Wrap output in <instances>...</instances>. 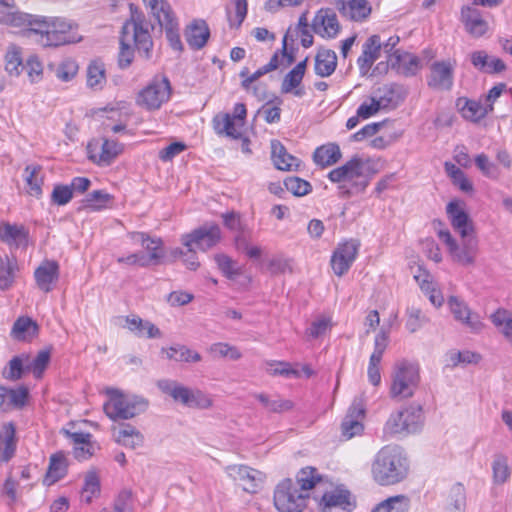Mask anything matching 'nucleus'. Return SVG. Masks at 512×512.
Masks as SVG:
<instances>
[{
    "label": "nucleus",
    "mask_w": 512,
    "mask_h": 512,
    "mask_svg": "<svg viewBox=\"0 0 512 512\" xmlns=\"http://www.w3.org/2000/svg\"><path fill=\"white\" fill-rule=\"evenodd\" d=\"M106 83L105 65L100 59L92 60L87 67V86L100 90Z\"/></svg>",
    "instance_id": "44"
},
{
    "label": "nucleus",
    "mask_w": 512,
    "mask_h": 512,
    "mask_svg": "<svg viewBox=\"0 0 512 512\" xmlns=\"http://www.w3.org/2000/svg\"><path fill=\"white\" fill-rule=\"evenodd\" d=\"M112 197L104 190H95L88 193L82 200V209L90 211H101L108 207Z\"/></svg>",
    "instance_id": "46"
},
{
    "label": "nucleus",
    "mask_w": 512,
    "mask_h": 512,
    "mask_svg": "<svg viewBox=\"0 0 512 512\" xmlns=\"http://www.w3.org/2000/svg\"><path fill=\"white\" fill-rule=\"evenodd\" d=\"M364 412L361 403L354 401L340 426L342 438L349 440L363 432L364 425L362 419L364 418Z\"/></svg>",
    "instance_id": "21"
},
{
    "label": "nucleus",
    "mask_w": 512,
    "mask_h": 512,
    "mask_svg": "<svg viewBox=\"0 0 512 512\" xmlns=\"http://www.w3.org/2000/svg\"><path fill=\"white\" fill-rule=\"evenodd\" d=\"M18 264L15 259L0 257V290L5 291L12 287Z\"/></svg>",
    "instance_id": "47"
},
{
    "label": "nucleus",
    "mask_w": 512,
    "mask_h": 512,
    "mask_svg": "<svg viewBox=\"0 0 512 512\" xmlns=\"http://www.w3.org/2000/svg\"><path fill=\"white\" fill-rule=\"evenodd\" d=\"M493 479L497 484L505 483L510 477V468L508 466L507 458L503 455L495 457L492 465Z\"/></svg>",
    "instance_id": "59"
},
{
    "label": "nucleus",
    "mask_w": 512,
    "mask_h": 512,
    "mask_svg": "<svg viewBox=\"0 0 512 512\" xmlns=\"http://www.w3.org/2000/svg\"><path fill=\"white\" fill-rule=\"evenodd\" d=\"M388 66L405 76H414L420 70L421 63L417 56L397 50L390 54Z\"/></svg>",
    "instance_id": "26"
},
{
    "label": "nucleus",
    "mask_w": 512,
    "mask_h": 512,
    "mask_svg": "<svg viewBox=\"0 0 512 512\" xmlns=\"http://www.w3.org/2000/svg\"><path fill=\"white\" fill-rule=\"evenodd\" d=\"M388 340H389V331L382 328L375 337L374 351L370 356L368 371H367L369 381L374 386H378L381 382V374H380L379 365L382 360V356L387 348Z\"/></svg>",
    "instance_id": "19"
},
{
    "label": "nucleus",
    "mask_w": 512,
    "mask_h": 512,
    "mask_svg": "<svg viewBox=\"0 0 512 512\" xmlns=\"http://www.w3.org/2000/svg\"><path fill=\"white\" fill-rule=\"evenodd\" d=\"M322 482L321 475L313 467L301 469L296 481L284 479L274 491V505L279 512H301L306 507L309 490Z\"/></svg>",
    "instance_id": "1"
},
{
    "label": "nucleus",
    "mask_w": 512,
    "mask_h": 512,
    "mask_svg": "<svg viewBox=\"0 0 512 512\" xmlns=\"http://www.w3.org/2000/svg\"><path fill=\"white\" fill-rule=\"evenodd\" d=\"M454 67L455 63L450 60L432 63L427 78L428 86L435 90H450L453 86Z\"/></svg>",
    "instance_id": "17"
},
{
    "label": "nucleus",
    "mask_w": 512,
    "mask_h": 512,
    "mask_svg": "<svg viewBox=\"0 0 512 512\" xmlns=\"http://www.w3.org/2000/svg\"><path fill=\"white\" fill-rule=\"evenodd\" d=\"M307 61L308 58H305L286 74L281 85L283 93H290L301 84L306 71Z\"/></svg>",
    "instance_id": "45"
},
{
    "label": "nucleus",
    "mask_w": 512,
    "mask_h": 512,
    "mask_svg": "<svg viewBox=\"0 0 512 512\" xmlns=\"http://www.w3.org/2000/svg\"><path fill=\"white\" fill-rule=\"evenodd\" d=\"M409 463L403 450L397 445H388L379 450L372 464L373 479L380 485H393L404 480Z\"/></svg>",
    "instance_id": "2"
},
{
    "label": "nucleus",
    "mask_w": 512,
    "mask_h": 512,
    "mask_svg": "<svg viewBox=\"0 0 512 512\" xmlns=\"http://www.w3.org/2000/svg\"><path fill=\"white\" fill-rule=\"evenodd\" d=\"M254 397L269 413H283L290 411L294 407V403L291 400L283 399L278 395L271 396L266 393H256Z\"/></svg>",
    "instance_id": "40"
},
{
    "label": "nucleus",
    "mask_w": 512,
    "mask_h": 512,
    "mask_svg": "<svg viewBox=\"0 0 512 512\" xmlns=\"http://www.w3.org/2000/svg\"><path fill=\"white\" fill-rule=\"evenodd\" d=\"M406 314H407L406 328L411 333L416 332L418 329L421 328L423 323H425L427 321L425 315H423L421 309L418 307H415V306L408 307Z\"/></svg>",
    "instance_id": "62"
},
{
    "label": "nucleus",
    "mask_w": 512,
    "mask_h": 512,
    "mask_svg": "<svg viewBox=\"0 0 512 512\" xmlns=\"http://www.w3.org/2000/svg\"><path fill=\"white\" fill-rule=\"evenodd\" d=\"M341 150L335 143L322 145L313 153L314 162L321 167L332 166L341 159Z\"/></svg>",
    "instance_id": "39"
},
{
    "label": "nucleus",
    "mask_w": 512,
    "mask_h": 512,
    "mask_svg": "<svg viewBox=\"0 0 512 512\" xmlns=\"http://www.w3.org/2000/svg\"><path fill=\"white\" fill-rule=\"evenodd\" d=\"M479 359V354L471 351H450L446 354V366L453 368L461 363H477Z\"/></svg>",
    "instance_id": "57"
},
{
    "label": "nucleus",
    "mask_w": 512,
    "mask_h": 512,
    "mask_svg": "<svg viewBox=\"0 0 512 512\" xmlns=\"http://www.w3.org/2000/svg\"><path fill=\"white\" fill-rule=\"evenodd\" d=\"M40 15H33L22 12L16 7L0 15V24L15 28H27L23 31L25 36L36 35V28L40 25Z\"/></svg>",
    "instance_id": "16"
},
{
    "label": "nucleus",
    "mask_w": 512,
    "mask_h": 512,
    "mask_svg": "<svg viewBox=\"0 0 512 512\" xmlns=\"http://www.w3.org/2000/svg\"><path fill=\"white\" fill-rule=\"evenodd\" d=\"M268 269L272 275L292 273L293 260L283 256H276L269 261Z\"/></svg>",
    "instance_id": "63"
},
{
    "label": "nucleus",
    "mask_w": 512,
    "mask_h": 512,
    "mask_svg": "<svg viewBox=\"0 0 512 512\" xmlns=\"http://www.w3.org/2000/svg\"><path fill=\"white\" fill-rule=\"evenodd\" d=\"M16 430L12 423L5 424L0 432V463L8 462L16 451Z\"/></svg>",
    "instance_id": "35"
},
{
    "label": "nucleus",
    "mask_w": 512,
    "mask_h": 512,
    "mask_svg": "<svg viewBox=\"0 0 512 512\" xmlns=\"http://www.w3.org/2000/svg\"><path fill=\"white\" fill-rule=\"evenodd\" d=\"M38 333V325L30 317L21 316L13 324L11 337L18 341H30Z\"/></svg>",
    "instance_id": "37"
},
{
    "label": "nucleus",
    "mask_w": 512,
    "mask_h": 512,
    "mask_svg": "<svg viewBox=\"0 0 512 512\" xmlns=\"http://www.w3.org/2000/svg\"><path fill=\"white\" fill-rule=\"evenodd\" d=\"M405 88L397 83H388L374 92V97L382 109L397 107L406 97Z\"/></svg>",
    "instance_id": "25"
},
{
    "label": "nucleus",
    "mask_w": 512,
    "mask_h": 512,
    "mask_svg": "<svg viewBox=\"0 0 512 512\" xmlns=\"http://www.w3.org/2000/svg\"><path fill=\"white\" fill-rule=\"evenodd\" d=\"M34 277L38 288L48 293L52 291L53 285L59 278V265L56 261L46 260L38 266L34 272Z\"/></svg>",
    "instance_id": "29"
},
{
    "label": "nucleus",
    "mask_w": 512,
    "mask_h": 512,
    "mask_svg": "<svg viewBox=\"0 0 512 512\" xmlns=\"http://www.w3.org/2000/svg\"><path fill=\"white\" fill-rule=\"evenodd\" d=\"M364 162L361 158L353 157L344 165L331 170L328 178L334 183H351V188L345 184L339 186V193L342 197H349L352 194L363 192L369 185V178L364 175Z\"/></svg>",
    "instance_id": "5"
},
{
    "label": "nucleus",
    "mask_w": 512,
    "mask_h": 512,
    "mask_svg": "<svg viewBox=\"0 0 512 512\" xmlns=\"http://www.w3.org/2000/svg\"><path fill=\"white\" fill-rule=\"evenodd\" d=\"M49 69L54 72L59 80L68 82L76 76L79 67L74 59L66 58L59 64H50Z\"/></svg>",
    "instance_id": "48"
},
{
    "label": "nucleus",
    "mask_w": 512,
    "mask_h": 512,
    "mask_svg": "<svg viewBox=\"0 0 512 512\" xmlns=\"http://www.w3.org/2000/svg\"><path fill=\"white\" fill-rule=\"evenodd\" d=\"M409 498L404 495L390 497L379 503L372 512H407Z\"/></svg>",
    "instance_id": "50"
},
{
    "label": "nucleus",
    "mask_w": 512,
    "mask_h": 512,
    "mask_svg": "<svg viewBox=\"0 0 512 512\" xmlns=\"http://www.w3.org/2000/svg\"><path fill=\"white\" fill-rule=\"evenodd\" d=\"M381 51V37L377 34L368 37L362 45V53L357 59V65L361 75L368 74L374 62L380 57Z\"/></svg>",
    "instance_id": "23"
},
{
    "label": "nucleus",
    "mask_w": 512,
    "mask_h": 512,
    "mask_svg": "<svg viewBox=\"0 0 512 512\" xmlns=\"http://www.w3.org/2000/svg\"><path fill=\"white\" fill-rule=\"evenodd\" d=\"M424 422L420 405L411 404L403 410L393 412L386 421L383 433L385 437L408 435L418 432Z\"/></svg>",
    "instance_id": "7"
},
{
    "label": "nucleus",
    "mask_w": 512,
    "mask_h": 512,
    "mask_svg": "<svg viewBox=\"0 0 512 512\" xmlns=\"http://www.w3.org/2000/svg\"><path fill=\"white\" fill-rule=\"evenodd\" d=\"M445 171L451 177L453 183L463 192L469 193L473 191L472 183L466 178L464 172L456 165L446 162Z\"/></svg>",
    "instance_id": "56"
},
{
    "label": "nucleus",
    "mask_w": 512,
    "mask_h": 512,
    "mask_svg": "<svg viewBox=\"0 0 512 512\" xmlns=\"http://www.w3.org/2000/svg\"><path fill=\"white\" fill-rule=\"evenodd\" d=\"M171 96V85L167 77L155 78L136 96V104L148 111L158 110Z\"/></svg>",
    "instance_id": "10"
},
{
    "label": "nucleus",
    "mask_w": 512,
    "mask_h": 512,
    "mask_svg": "<svg viewBox=\"0 0 512 512\" xmlns=\"http://www.w3.org/2000/svg\"><path fill=\"white\" fill-rule=\"evenodd\" d=\"M438 237L447 245L453 260L463 266L473 265L478 254V240L472 234L461 236L458 245L447 229H438Z\"/></svg>",
    "instance_id": "9"
},
{
    "label": "nucleus",
    "mask_w": 512,
    "mask_h": 512,
    "mask_svg": "<svg viewBox=\"0 0 512 512\" xmlns=\"http://www.w3.org/2000/svg\"><path fill=\"white\" fill-rule=\"evenodd\" d=\"M130 24H133L134 48L140 57L150 59L153 40L150 35L151 24L141 18L138 9L130 4Z\"/></svg>",
    "instance_id": "11"
},
{
    "label": "nucleus",
    "mask_w": 512,
    "mask_h": 512,
    "mask_svg": "<svg viewBox=\"0 0 512 512\" xmlns=\"http://www.w3.org/2000/svg\"><path fill=\"white\" fill-rule=\"evenodd\" d=\"M336 8L343 17L355 22L364 21L372 11L367 0H338Z\"/></svg>",
    "instance_id": "28"
},
{
    "label": "nucleus",
    "mask_w": 512,
    "mask_h": 512,
    "mask_svg": "<svg viewBox=\"0 0 512 512\" xmlns=\"http://www.w3.org/2000/svg\"><path fill=\"white\" fill-rule=\"evenodd\" d=\"M28 360L29 357L24 354L13 357L3 370V377L12 381L22 378L24 371H27L24 361L28 362Z\"/></svg>",
    "instance_id": "55"
},
{
    "label": "nucleus",
    "mask_w": 512,
    "mask_h": 512,
    "mask_svg": "<svg viewBox=\"0 0 512 512\" xmlns=\"http://www.w3.org/2000/svg\"><path fill=\"white\" fill-rule=\"evenodd\" d=\"M0 239L8 245L16 248L26 246L28 241V231L23 225L3 222L0 223Z\"/></svg>",
    "instance_id": "32"
},
{
    "label": "nucleus",
    "mask_w": 512,
    "mask_h": 512,
    "mask_svg": "<svg viewBox=\"0 0 512 512\" xmlns=\"http://www.w3.org/2000/svg\"><path fill=\"white\" fill-rule=\"evenodd\" d=\"M162 352H166L169 359L180 362H199L202 359L198 352L193 351L184 345L171 346L168 350L163 348Z\"/></svg>",
    "instance_id": "52"
},
{
    "label": "nucleus",
    "mask_w": 512,
    "mask_h": 512,
    "mask_svg": "<svg viewBox=\"0 0 512 512\" xmlns=\"http://www.w3.org/2000/svg\"><path fill=\"white\" fill-rule=\"evenodd\" d=\"M214 260L219 270L223 273V275L226 278L232 280L242 274L241 267L238 266L237 262L233 260L230 256L224 253H218L214 255Z\"/></svg>",
    "instance_id": "51"
},
{
    "label": "nucleus",
    "mask_w": 512,
    "mask_h": 512,
    "mask_svg": "<svg viewBox=\"0 0 512 512\" xmlns=\"http://www.w3.org/2000/svg\"><path fill=\"white\" fill-rule=\"evenodd\" d=\"M313 31L323 38H334L340 31L336 13L332 9H320L312 23Z\"/></svg>",
    "instance_id": "22"
},
{
    "label": "nucleus",
    "mask_w": 512,
    "mask_h": 512,
    "mask_svg": "<svg viewBox=\"0 0 512 512\" xmlns=\"http://www.w3.org/2000/svg\"><path fill=\"white\" fill-rule=\"evenodd\" d=\"M337 67V55L331 49H320L315 57V73L320 77L330 76Z\"/></svg>",
    "instance_id": "38"
},
{
    "label": "nucleus",
    "mask_w": 512,
    "mask_h": 512,
    "mask_svg": "<svg viewBox=\"0 0 512 512\" xmlns=\"http://www.w3.org/2000/svg\"><path fill=\"white\" fill-rule=\"evenodd\" d=\"M5 69L10 75L18 76L23 70L24 64L21 56V48L10 45L5 55Z\"/></svg>",
    "instance_id": "53"
},
{
    "label": "nucleus",
    "mask_w": 512,
    "mask_h": 512,
    "mask_svg": "<svg viewBox=\"0 0 512 512\" xmlns=\"http://www.w3.org/2000/svg\"><path fill=\"white\" fill-rule=\"evenodd\" d=\"M100 493V479L95 470L88 471L85 475L84 486L82 488L81 499L90 503L92 498Z\"/></svg>",
    "instance_id": "54"
},
{
    "label": "nucleus",
    "mask_w": 512,
    "mask_h": 512,
    "mask_svg": "<svg viewBox=\"0 0 512 512\" xmlns=\"http://www.w3.org/2000/svg\"><path fill=\"white\" fill-rule=\"evenodd\" d=\"M212 406L211 398L199 389H191L186 407L194 409H208Z\"/></svg>",
    "instance_id": "64"
},
{
    "label": "nucleus",
    "mask_w": 512,
    "mask_h": 512,
    "mask_svg": "<svg viewBox=\"0 0 512 512\" xmlns=\"http://www.w3.org/2000/svg\"><path fill=\"white\" fill-rule=\"evenodd\" d=\"M66 472L67 464L65 455L62 452L55 453L50 457V463L44 482L47 485H51L64 477Z\"/></svg>",
    "instance_id": "42"
},
{
    "label": "nucleus",
    "mask_w": 512,
    "mask_h": 512,
    "mask_svg": "<svg viewBox=\"0 0 512 512\" xmlns=\"http://www.w3.org/2000/svg\"><path fill=\"white\" fill-rule=\"evenodd\" d=\"M222 238L220 227L216 224H205L191 233L182 236V244L190 248L195 245L201 251L215 247Z\"/></svg>",
    "instance_id": "12"
},
{
    "label": "nucleus",
    "mask_w": 512,
    "mask_h": 512,
    "mask_svg": "<svg viewBox=\"0 0 512 512\" xmlns=\"http://www.w3.org/2000/svg\"><path fill=\"white\" fill-rule=\"evenodd\" d=\"M155 16L160 26L165 30L166 38L170 47L177 52H182L183 44L180 39L178 22L170 5L161 0L159 11H157Z\"/></svg>",
    "instance_id": "14"
},
{
    "label": "nucleus",
    "mask_w": 512,
    "mask_h": 512,
    "mask_svg": "<svg viewBox=\"0 0 512 512\" xmlns=\"http://www.w3.org/2000/svg\"><path fill=\"white\" fill-rule=\"evenodd\" d=\"M490 320L504 339L512 345V312L498 308L490 315Z\"/></svg>",
    "instance_id": "41"
},
{
    "label": "nucleus",
    "mask_w": 512,
    "mask_h": 512,
    "mask_svg": "<svg viewBox=\"0 0 512 512\" xmlns=\"http://www.w3.org/2000/svg\"><path fill=\"white\" fill-rule=\"evenodd\" d=\"M107 400L103 404L106 416L113 422L112 436L118 444L126 445L128 441V401L123 393L114 388L106 390Z\"/></svg>",
    "instance_id": "4"
},
{
    "label": "nucleus",
    "mask_w": 512,
    "mask_h": 512,
    "mask_svg": "<svg viewBox=\"0 0 512 512\" xmlns=\"http://www.w3.org/2000/svg\"><path fill=\"white\" fill-rule=\"evenodd\" d=\"M157 385L163 393L170 395L175 402L187 406L191 388L170 380H160Z\"/></svg>",
    "instance_id": "43"
},
{
    "label": "nucleus",
    "mask_w": 512,
    "mask_h": 512,
    "mask_svg": "<svg viewBox=\"0 0 512 512\" xmlns=\"http://www.w3.org/2000/svg\"><path fill=\"white\" fill-rule=\"evenodd\" d=\"M121 149L118 142L108 139H103L101 143L96 141L88 144L89 158L97 164H110Z\"/></svg>",
    "instance_id": "24"
},
{
    "label": "nucleus",
    "mask_w": 512,
    "mask_h": 512,
    "mask_svg": "<svg viewBox=\"0 0 512 512\" xmlns=\"http://www.w3.org/2000/svg\"><path fill=\"white\" fill-rule=\"evenodd\" d=\"M271 155L277 169L291 171L299 166L298 158L289 154L283 144L278 140L271 141Z\"/></svg>",
    "instance_id": "34"
},
{
    "label": "nucleus",
    "mask_w": 512,
    "mask_h": 512,
    "mask_svg": "<svg viewBox=\"0 0 512 512\" xmlns=\"http://www.w3.org/2000/svg\"><path fill=\"white\" fill-rule=\"evenodd\" d=\"M359 247L360 241L356 239L338 245L331 257V266L336 275L342 276L349 270L357 257Z\"/></svg>",
    "instance_id": "15"
},
{
    "label": "nucleus",
    "mask_w": 512,
    "mask_h": 512,
    "mask_svg": "<svg viewBox=\"0 0 512 512\" xmlns=\"http://www.w3.org/2000/svg\"><path fill=\"white\" fill-rule=\"evenodd\" d=\"M210 36V30L204 20H194L185 29V38L192 49L199 50L203 48Z\"/></svg>",
    "instance_id": "31"
},
{
    "label": "nucleus",
    "mask_w": 512,
    "mask_h": 512,
    "mask_svg": "<svg viewBox=\"0 0 512 512\" xmlns=\"http://www.w3.org/2000/svg\"><path fill=\"white\" fill-rule=\"evenodd\" d=\"M226 472L245 492L257 493L262 488L264 474L246 465H229Z\"/></svg>",
    "instance_id": "13"
},
{
    "label": "nucleus",
    "mask_w": 512,
    "mask_h": 512,
    "mask_svg": "<svg viewBox=\"0 0 512 512\" xmlns=\"http://www.w3.org/2000/svg\"><path fill=\"white\" fill-rule=\"evenodd\" d=\"M285 188L295 196L307 195L311 190V184L299 177L291 176L284 180Z\"/></svg>",
    "instance_id": "60"
},
{
    "label": "nucleus",
    "mask_w": 512,
    "mask_h": 512,
    "mask_svg": "<svg viewBox=\"0 0 512 512\" xmlns=\"http://www.w3.org/2000/svg\"><path fill=\"white\" fill-rule=\"evenodd\" d=\"M50 362V352L48 350H41L36 357L26 363L27 371H31L35 378H41L43 372Z\"/></svg>",
    "instance_id": "58"
},
{
    "label": "nucleus",
    "mask_w": 512,
    "mask_h": 512,
    "mask_svg": "<svg viewBox=\"0 0 512 512\" xmlns=\"http://www.w3.org/2000/svg\"><path fill=\"white\" fill-rule=\"evenodd\" d=\"M448 305L454 318L465 325L473 333L480 332L484 324L480 319V316L476 313H472L468 305L455 296H451L448 299Z\"/></svg>",
    "instance_id": "20"
},
{
    "label": "nucleus",
    "mask_w": 512,
    "mask_h": 512,
    "mask_svg": "<svg viewBox=\"0 0 512 512\" xmlns=\"http://www.w3.org/2000/svg\"><path fill=\"white\" fill-rule=\"evenodd\" d=\"M491 111H493L491 105L483 106L480 102L474 100H466L464 106L461 108L463 117L472 122H478Z\"/></svg>",
    "instance_id": "49"
},
{
    "label": "nucleus",
    "mask_w": 512,
    "mask_h": 512,
    "mask_svg": "<svg viewBox=\"0 0 512 512\" xmlns=\"http://www.w3.org/2000/svg\"><path fill=\"white\" fill-rule=\"evenodd\" d=\"M209 352L215 357H227L231 360H238L242 357L237 347L222 342L212 344L209 348Z\"/></svg>",
    "instance_id": "61"
},
{
    "label": "nucleus",
    "mask_w": 512,
    "mask_h": 512,
    "mask_svg": "<svg viewBox=\"0 0 512 512\" xmlns=\"http://www.w3.org/2000/svg\"><path fill=\"white\" fill-rule=\"evenodd\" d=\"M36 41L43 47H58L77 43L81 36L77 26L59 17L41 16L39 28H36Z\"/></svg>",
    "instance_id": "3"
},
{
    "label": "nucleus",
    "mask_w": 512,
    "mask_h": 512,
    "mask_svg": "<svg viewBox=\"0 0 512 512\" xmlns=\"http://www.w3.org/2000/svg\"><path fill=\"white\" fill-rule=\"evenodd\" d=\"M130 244L135 248H141L130 253V264L141 267L157 265L164 257L163 244L160 238H151L143 232L130 233Z\"/></svg>",
    "instance_id": "8"
},
{
    "label": "nucleus",
    "mask_w": 512,
    "mask_h": 512,
    "mask_svg": "<svg viewBox=\"0 0 512 512\" xmlns=\"http://www.w3.org/2000/svg\"><path fill=\"white\" fill-rule=\"evenodd\" d=\"M213 127L220 136L232 139L242 138L243 125L237 123L229 113L218 114L213 118Z\"/></svg>",
    "instance_id": "33"
},
{
    "label": "nucleus",
    "mask_w": 512,
    "mask_h": 512,
    "mask_svg": "<svg viewBox=\"0 0 512 512\" xmlns=\"http://www.w3.org/2000/svg\"><path fill=\"white\" fill-rule=\"evenodd\" d=\"M420 382L418 364L401 360L395 363L391 375L390 397L403 400L414 395Z\"/></svg>",
    "instance_id": "6"
},
{
    "label": "nucleus",
    "mask_w": 512,
    "mask_h": 512,
    "mask_svg": "<svg viewBox=\"0 0 512 512\" xmlns=\"http://www.w3.org/2000/svg\"><path fill=\"white\" fill-rule=\"evenodd\" d=\"M461 18L467 32L473 37L478 38L486 33L488 24L482 18L478 9L469 6L463 7L461 11Z\"/></svg>",
    "instance_id": "30"
},
{
    "label": "nucleus",
    "mask_w": 512,
    "mask_h": 512,
    "mask_svg": "<svg viewBox=\"0 0 512 512\" xmlns=\"http://www.w3.org/2000/svg\"><path fill=\"white\" fill-rule=\"evenodd\" d=\"M320 512H350L351 493L342 488L325 492L319 501Z\"/></svg>",
    "instance_id": "18"
},
{
    "label": "nucleus",
    "mask_w": 512,
    "mask_h": 512,
    "mask_svg": "<svg viewBox=\"0 0 512 512\" xmlns=\"http://www.w3.org/2000/svg\"><path fill=\"white\" fill-rule=\"evenodd\" d=\"M446 213L452 227L460 236H468L473 232V222L458 201H451L446 206Z\"/></svg>",
    "instance_id": "27"
},
{
    "label": "nucleus",
    "mask_w": 512,
    "mask_h": 512,
    "mask_svg": "<svg viewBox=\"0 0 512 512\" xmlns=\"http://www.w3.org/2000/svg\"><path fill=\"white\" fill-rule=\"evenodd\" d=\"M130 332L136 337L143 339H158L162 337V332L157 326L138 315H133L130 318Z\"/></svg>",
    "instance_id": "36"
}]
</instances>
